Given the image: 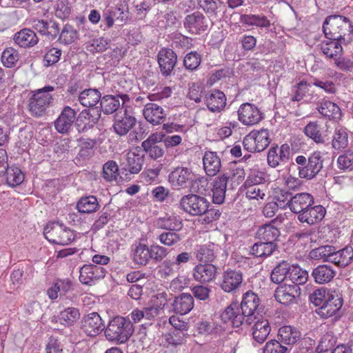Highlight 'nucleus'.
Listing matches in <instances>:
<instances>
[{
	"mask_svg": "<svg viewBox=\"0 0 353 353\" xmlns=\"http://www.w3.org/2000/svg\"><path fill=\"white\" fill-rule=\"evenodd\" d=\"M325 37L330 40L345 41V36L349 39L353 34V26L348 18L341 15H331L326 18L323 26Z\"/></svg>",
	"mask_w": 353,
	"mask_h": 353,
	"instance_id": "nucleus-1",
	"label": "nucleus"
},
{
	"mask_svg": "<svg viewBox=\"0 0 353 353\" xmlns=\"http://www.w3.org/2000/svg\"><path fill=\"white\" fill-rule=\"evenodd\" d=\"M134 332V327L130 319L117 316L110 321L105 329V335L108 341L121 343L126 342Z\"/></svg>",
	"mask_w": 353,
	"mask_h": 353,
	"instance_id": "nucleus-2",
	"label": "nucleus"
},
{
	"mask_svg": "<svg viewBox=\"0 0 353 353\" xmlns=\"http://www.w3.org/2000/svg\"><path fill=\"white\" fill-rule=\"evenodd\" d=\"M179 205L185 212L192 216H200L207 214L204 221L210 223L212 221L209 215H212L213 210H209V201L203 196L190 194L183 196L179 202Z\"/></svg>",
	"mask_w": 353,
	"mask_h": 353,
	"instance_id": "nucleus-3",
	"label": "nucleus"
},
{
	"mask_svg": "<svg viewBox=\"0 0 353 353\" xmlns=\"http://www.w3.org/2000/svg\"><path fill=\"white\" fill-rule=\"evenodd\" d=\"M43 234L50 242L59 245H68L74 239L73 232L59 223H48L44 228Z\"/></svg>",
	"mask_w": 353,
	"mask_h": 353,
	"instance_id": "nucleus-4",
	"label": "nucleus"
},
{
	"mask_svg": "<svg viewBox=\"0 0 353 353\" xmlns=\"http://www.w3.org/2000/svg\"><path fill=\"white\" fill-rule=\"evenodd\" d=\"M260 299L257 294L252 291L245 292L241 303V314L245 317V324L250 325L259 315Z\"/></svg>",
	"mask_w": 353,
	"mask_h": 353,
	"instance_id": "nucleus-5",
	"label": "nucleus"
},
{
	"mask_svg": "<svg viewBox=\"0 0 353 353\" xmlns=\"http://www.w3.org/2000/svg\"><path fill=\"white\" fill-rule=\"evenodd\" d=\"M270 134L266 129L251 132L243 141L244 148L250 152H259L264 150L270 144Z\"/></svg>",
	"mask_w": 353,
	"mask_h": 353,
	"instance_id": "nucleus-6",
	"label": "nucleus"
},
{
	"mask_svg": "<svg viewBox=\"0 0 353 353\" xmlns=\"http://www.w3.org/2000/svg\"><path fill=\"white\" fill-rule=\"evenodd\" d=\"M52 90H36L32 92L29 99V108L32 114L41 117L45 112L48 105L52 99L50 91Z\"/></svg>",
	"mask_w": 353,
	"mask_h": 353,
	"instance_id": "nucleus-7",
	"label": "nucleus"
},
{
	"mask_svg": "<svg viewBox=\"0 0 353 353\" xmlns=\"http://www.w3.org/2000/svg\"><path fill=\"white\" fill-rule=\"evenodd\" d=\"M243 281L241 271L228 268L223 272L219 286L225 292L235 293L241 287Z\"/></svg>",
	"mask_w": 353,
	"mask_h": 353,
	"instance_id": "nucleus-8",
	"label": "nucleus"
},
{
	"mask_svg": "<svg viewBox=\"0 0 353 353\" xmlns=\"http://www.w3.org/2000/svg\"><path fill=\"white\" fill-rule=\"evenodd\" d=\"M164 137L163 133L156 132L142 142L141 147L150 158L157 160L163 156L165 150L161 142Z\"/></svg>",
	"mask_w": 353,
	"mask_h": 353,
	"instance_id": "nucleus-9",
	"label": "nucleus"
},
{
	"mask_svg": "<svg viewBox=\"0 0 353 353\" xmlns=\"http://www.w3.org/2000/svg\"><path fill=\"white\" fill-rule=\"evenodd\" d=\"M323 159L319 152L312 153L303 167H298L299 176L301 179L310 180L323 168Z\"/></svg>",
	"mask_w": 353,
	"mask_h": 353,
	"instance_id": "nucleus-10",
	"label": "nucleus"
},
{
	"mask_svg": "<svg viewBox=\"0 0 353 353\" xmlns=\"http://www.w3.org/2000/svg\"><path fill=\"white\" fill-rule=\"evenodd\" d=\"M183 26L190 33L199 34L208 30V21L203 14L196 11L185 16Z\"/></svg>",
	"mask_w": 353,
	"mask_h": 353,
	"instance_id": "nucleus-11",
	"label": "nucleus"
},
{
	"mask_svg": "<svg viewBox=\"0 0 353 353\" xmlns=\"http://www.w3.org/2000/svg\"><path fill=\"white\" fill-rule=\"evenodd\" d=\"M79 281L84 285H92L96 281L105 277L106 270L103 267L86 264L79 270Z\"/></svg>",
	"mask_w": 353,
	"mask_h": 353,
	"instance_id": "nucleus-12",
	"label": "nucleus"
},
{
	"mask_svg": "<svg viewBox=\"0 0 353 353\" xmlns=\"http://www.w3.org/2000/svg\"><path fill=\"white\" fill-rule=\"evenodd\" d=\"M102 319L97 312H92L83 316L81 321V330L89 336H96L103 330Z\"/></svg>",
	"mask_w": 353,
	"mask_h": 353,
	"instance_id": "nucleus-13",
	"label": "nucleus"
},
{
	"mask_svg": "<svg viewBox=\"0 0 353 353\" xmlns=\"http://www.w3.org/2000/svg\"><path fill=\"white\" fill-rule=\"evenodd\" d=\"M239 120L245 125H253L262 119V113L259 108L250 103L242 104L238 110Z\"/></svg>",
	"mask_w": 353,
	"mask_h": 353,
	"instance_id": "nucleus-14",
	"label": "nucleus"
},
{
	"mask_svg": "<svg viewBox=\"0 0 353 353\" xmlns=\"http://www.w3.org/2000/svg\"><path fill=\"white\" fill-rule=\"evenodd\" d=\"M135 123L136 119L128 114L125 109L121 108V110L114 115L113 128L117 134L123 136L132 128Z\"/></svg>",
	"mask_w": 353,
	"mask_h": 353,
	"instance_id": "nucleus-15",
	"label": "nucleus"
},
{
	"mask_svg": "<svg viewBox=\"0 0 353 353\" xmlns=\"http://www.w3.org/2000/svg\"><path fill=\"white\" fill-rule=\"evenodd\" d=\"M300 288L296 285L285 284L278 287L274 296L278 302L283 305H289L295 302L300 294Z\"/></svg>",
	"mask_w": 353,
	"mask_h": 353,
	"instance_id": "nucleus-16",
	"label": "nucleus"
},
{
	"mask_svg": "<svg viewBox=\"0 0 353 353\" xmlns=\"http://www.w3.org/2000/svg\"><path fill=\"white\" fill-rule=\"evenodd\" d=\"M177 57L175 52L169 48L161 49L158 54V63L162 74L169 76L171 74L176 63Z\"/></svg>",
	"mask_w": 353,
	"mask_h": 353,
	"instance_id": "nucleus-17",
	"label": "nucleus"
},
{
	"mask_svg": "<svg viewBox=\"0 0 353 353\" xmlns=\"http://www.w3.org/2000/svg\"><path fill=\"white\" fill-rule=\"evenodd\" d=\"M143 163V155L138 147L130 150L125 154V161L123 162L125 164V170L131 174L139 173L142 169Z\"/></svg>",
	"mask_w": 353,
	"mask_h": 353,
	"instance_id": "nucleus-18",
	"label": "nucleus"
},
{
	"mask_svg": "<svg viewBox=\"0 0 353 353\" xmlns=\"http://www.w3.org/2000/svg\"><path fill=\"white\" fill-rule=\"evenodd\" d=\"M343 299L336 294H331L321 307L316 310V312L322 318L327 319L334 315L342 307Z\"/></svg>",
	"mask_w": 353,
	"mask_h": 353,
	"instance_id": "nucleus-19",
	"label": "nucleus"
},
{
	"mask_svg": "<svg viewBox=\"0 0 353 353\" xmlns=\"http://www.w3.org/2000/svg\"><path fill=\"white\" fill-rule=\"evenodd\" d=\"M290 148L288 144H283L279 148H271L268 154V163L272 168H276L281 163H285L290 157Z\"/></svg>",
	"mask_w": 353,
	"mask_h": 353,
	"instance_id": "nucleus-20",
	"label": "nucleus"
},
{
	"mask_svg": "<svg viewBox=\"0 0 353 353\" xmlns=\"http://www.w3.org/2000/svg\"><path fill=\"white\" fill-rule=\"evenodd\" d=\"M143 114L145 120L153 125L163 123L166 118V113L163 108L153 103L145 105Z\"/></svg>",
	"mask_w": 353,
	"mask_h": 353,
	"instance_id": "nucleus-21",
	"label": "nucleus"
},
{
	"mask_svg": "<svg viewBox=\"0 0 353 353\" xmlns=\"http://www.w3.org/2000/svg\"><path fill=\"white\" fill-rule=\"evenodd\" d=\"M76 119V112L69 106H65L54 122L55 129L61 134L68 132Z\"/></svg>",
	"mask_w": 353,
	"mask_h": 353,
	"instance_id": "nucleus-22",
	"label": "nucleus"
},
{
	"mask_svg": "<svg viewBox=\"0 0 353 353\" xmlns=\"http://www.w3.org/2000/svg\"><path fill=\"white\" fill-rule=\"evenodd\" d=\"M326 210L321 205H310L304 212L298 215V220L301 223L314 225L320 222L325 216Z\"/></svg>",
	"mask_w": 353,
	"mask_h": 353,
	"instance_id": "nucleus-23",
	"label": "nucleus"
},
{
	"mask_svg": "<svg viewBox=\"0 0 353 353\" xmlns=\"http://www.w3.org/2000/svg\"><path fill=\"white\" fill-rule=\"evenodd\" d=\"M217 273V268L212 263L198 264L193 269L194 279L200 283L213 281Z\"/></svg>",
	"mask_w": 353,
	"mask_h": 353,
	"instance_id": "nucleus-24",
	"label": "nucleus"
},
{
	"mask_svg": "<svg viewBox=\"0 0 353 353\" xmlns=\"http://www.w3.org/2000/svg\"><path fill=\"white\" fill-rule=\"evenodd\" d=\"M252 327V334L253 339L262 344L267 339L271 332V327L268 320L262 316H258L254 321Z\"/></svg>",
	"mask_w": 353,
	"mask_h": 353,
	"instance_id": "nucleus-25",
	"label": "nucleus"
},
{
	"mask_svg": "<svg viewBox=\"0 0 353 353\" xmlns=\"http://www.w3.org/2000/svg\"><path fill=\"white\" fill-rule=\"evenodd\" d=\"M194 174L187 168H176L169 174V181L173 186L185 188L187 184L193 181Z\"/></svg>",
	"mask_w": 353,
	"mask_h": 353,
	"instance_id": "nucleus-26",
	"label": "nucleus"
},
{
	"mask_svg": "<svg viewBox=\"0 0 353 353\" xmlns=\"http://www.w3.org/2000/svg\"><path fill=\"white\" fill-rule=\"evenodd\" d=\"M314 201L312 194L307 192H301L292 196L290 210L299 215L308 207L314 205Z\"/></svg>",
	"mask_w": 353,
	"mask_h": 353,
	"instance_id": "nucleus-27",
	"label": "nucleus"
},
{
	"mask_svg": "<svg viewBox=\"0 0 353 353\" xmlns=\"http://www.w3.org/2000/svg\"><path fill=\"white\" fill-rule=\"evenodd\" d=\"M230 177L228 174L224 173L214 179L212 189L213 203L221 204L224 202L227 184Z\"/></svg>",
	"mask_w": 353,
	"mask_h": 353,
	"instance_id": "nucleus-28",
	"label": "nucleus"
},
{
	"mask_svg": "<svg viewBox=\"0 0 353 353\" xmlns=\"http://www.w3.org/2000/svg\"><path fill=\"white\" fill-rule=\"evenodd\" d=\"M203 164L206 174L214 176L221 168V158L216 152L206 151L203 157Z\"/></svg>",
	"mask_w": 353,
	"mask_h": 353,
	"instance_id": "nucleus-29",
	"label": "nucleus"
},
{
	"mask_svg": "<svg viewBox=\"0 0 353 353\" xmlns=\"http://www.w3.org/2000/svg\"><path fill=\"white\" fill-rule=\"evenodd\" d=\"M205 103L211 112H219L226 104V97L220 90H214L210 94H206Z\"/></svg>",
	"mask_w": 353,
	"mask_h": 353,
	"instance_id": "nucleus-30",
	"label": "nucleus"
},
{
	"mask_svg": "<svg viewBox=\"0 0 353 353\" xmlns=\"http://www.w3.org/2000/svg\"><path fill=\"white\" fill-rule=\"evenodd\" d=\"M14 42L21 48H30L35 46L39 39L36 33L30 29L24 28L14 34Z\"/></svg>",
	"mask_w": 353,
	"mask_h": 353,
	"instance_id": "nucleus-31",
	"label": "nucleus"
},
{
	"mask_svg": "<svg viewBox=\"0 0 353 353\" xmlns=\"http://www.w3.org/2000/svg\"><path fill=\"white\" fill-rule=\"evenodd\" d=\"M132 252L133 261L137 265H145L151 259L149 247L141 242L132 245Z\"/></svg>",
	"mask_w": 353,
	"mask_h": 353,
	"instance_id": "nucleus-32",
	"label": "nucleus"
},
{
	"mask_svg": "<svg viewBox=\"0 0 353 353\" xmlns=\"http://www.w3.org/2000/svg\"><path fill=\"white\" fill-rule=\"evenodd\" d=\"M172 305L176 313L184 315L193 309L194 299L190 294L183 293L175 298Z\"/></svg>",
	"mask_w": 353,
	"mask_h": 353,
	"instance_id": "nucleus-33",
	"label": "nucleus"
},
{
	"mask_svg": "<svg viewBox=\"0 0 353 353\" xmlns=\"http://www.w3.org/2000/svg\"><path fill=\"white\" fill-rule=\"evenodd\" d=\"M331 263L339 268H345L353 261V248L351 246L336 250L334 248L333 257L330 259Z\"/></svg>",
	"mask_w": 353,
	"mask_h": 353,
	"instance_id": "nucleus-34",
	"label": "nucleus"
},
{
	"mask_svg": "<svg viewBox=\"0 0 353 353\" xmlns=\"http://www.w3.org/2000/svg\"><path fill=\"white\" fill-rule=\"evenodd\" d=\"M239 307L236 303L228 306L221 315L224 322L231 321L234 327H239L245 324V317L241 313L237 312Z\"/></svg>",
	"mask_w": 353,
	"mask_h": 353,
	"instance_id": "nucleus-35",
	"label": "nucleus"
},
{
	"mask_svg": "<svg viewBox=\"0 0 353 353\" xmlns=\"http://www.w3.org/2000/svg\"><path fill=\"white\" fill-rule=\"evenodd\" d=\"M125 95H106L101 101V108L105 114H112L121 110V101L124 103Z\"/></svg>",
	"mask_w": 353,
	"mask_h": 353,
	"instance_id": "nucleus-36",
	"label": "nucleus"
},
{
	"mask_svg": "<svg viewBox=\"0 0 353 353\" xmlns=\"http://www.w3.org/2000/svg\"><path fill=\"white\" fill-rule=\"evenodd\" d=\"M240 22L247 26H256L261 28H268L271 26L270 21L263 14H242L240 17Z\"/></svg>",
	"mask_w": 353,
	"mask_h": 353,
	"instance_id": "nucleus-37",
	"label": "nucleus"
},
{
	"mask_svg": "<svg viewBox=\"0 0 353 353\" xmlns=\"http://www.w3.org/2000/svg\"><path fill=\"white\" fill-rule=\"evenodd\" d=\"M335 274V271L330 266L321 265L313 270L312 275L316 283L323 284L332 281Z\"/></svg>",
	"mask_w": 353,
	"mask_h": 353,
	"instance_id": "nucleus-38",
	"label": "nucleus"
},
{
	"mask_svg": "<svg viewBox=\"0 0 353 353\" xmlns=\"http://www.w3.org/2000/svg\"><path fill=\"white\" fill-rule=\"evenodd\" d=\"M301 337L300 332L295 327L290 325L283 326L279 328L278 338L280 341L285 345L295 343Z\"/></svg>",
	"mask_w": 353,
	"mask_h": 353,
	"instance_id": "nucleus-39",
	"label": "nucleus"
},
{
	"mask_svg": "<svg viewBox=\"0 0 353 353\" xmlns=\"http://www.w3.org/2000/svg\"><path fill=\"white\" fill-rule=\"evenodd\" d=\"M215 245L214 243L199 246L195 251L196 259L205 263H211L216 259Z\"/></svg>",
	"mask_w": 353,
	"mask_h": 353,
	"instance_id": "nucleus-40",
	"label": "nucleus"
},
{
	"mask_svg": "<svg viewBox=\"0 0 353 353\" xmlns=\"http://www.w3.org/2000/svg\"><path fill=\"white\" fill-rule=\"evenodd\" d=\"M100 205L94 196L81 197L77 204V208L80 213L90 214L97 211Z\"/></svg>",
	"mask_w": 353,
	"mask_h": 353,
	"instance_id": "nucleus-41",
	"label": "nucleus"
},
{
	"mask_svg": "<svg viewBox=\"0 0 353 353\" xmlns=\"http://www.w3.org/2000/svg\"><path fill=\"white\" fill-rule=\"evenodd\" d=\"M72 283L70 280H57L52 287L48 290V295L52 300L56 299L59 295H65L71 288Z\"/></svg>",
	"mask_w": 353,
	"mask_h": 353,
	"instance_id": "nucleus-42",
	"label": "nucleus"
},
{
	"mask_svg": "<svg viewBox=\"0 0 353 353\" xmlns=\"http://www.w3.org/2000/svg\"><path fill=\"white\" fill-rule=\"evenodd\" d=\"M292 267L287 261L279 263L272 270L271 280L275 283H281L285 280L289 279L290 272Z\"/></svg>",
	"mask_w": 353,
	"mask_h": 353,
	"instance_id": "nucleus-43",
	"label": "nucleus"
},
{
	"mask_svg": "<svg viewBox=\"0 0 353 353\" xmlns=\"http://www.w3.org/2000/svg\"><path fill=\"white\" fill-rule=\"evenodd\" d=\"M256 234L261 241L275 243L280 232L272 224H265L258 230Z\"/></svg>",
	"mask_w": 353,
	"mask_h": 353,
	"instance_id": "nucleus-44",
	"label": "nucleus"
},
{
	"mask_svg": "<svg viewBox=\"0 0 353 353\" xmlns=\"http://www.w3.org/2000/svg\"><path fill=\"white\" fill-rule=\"evenodd\" d=\"M80 319L79 310L73 307L64 309L58 315V320L64 326H71Z\"/></svg>",
	"mask_w": 353,
	"mask_h": 353,
	"instance_id": "nucleus-45",
	"label": "nucleus"
},
{
	"mask_svg": "<svg viewBox=\"0 0 353 353\" xmlns=\"http://www.w3.org/2000/svg\"><path fill=\"white\" fill-rule=\"evenodd\" d=\"M319 112L329 119H339L341 115L339 107L330 101H324L321 103L320 106H319Z\"/></svg>",
	"mask_w": 353,
	"mask_h": 353,
	"instance_id": "nucleus-46",
	"label": "nucleus"
},
{
	"mask_svg": "<svg viewBox=\"0 0 353 353\" xmlns=\"http://www.w3.org/2000/svg\"><path fill=\"white\" fill-rule=\"evenodd\" d=\"M101 97L99 90H83L79 96L80 103L85 107H93Z\"/></svg>",
	"mask_w": 353,
	"mask_h": 353,
	"instance_id": "nucleus-47",
	"label": "nucleus"
},
{
	"mask_svg": "<svg viewBox=\"0 0 353 353\" xmlns=\"http://www.w3.org/2000/svg\"><path fill=\"white\" fill-rule=\"evenodd\" d=\"M276 248L275 243L261 241L253 245L251 253L256 257H265L271 255Z\"/></svg>",
	"mask_w": 353,
	"mask_h": 353,
	"instance_id": "nucleus-48",
	"label": "nucleus"
},
{
	"mask_svg": "<svg viewBox=\"0 0 353 353\" xmlns=\"http://www.w3.org/2000/svg\"><path fill=\"white\" fill-rule=\"evenodd\" d=\"M292 194L285 189L276 188L274 190L273 201L281 209H285L287 207L290 208Z\"/></svg>",
	"mask_w": 353,
	"mask_h": 353,
	"instance_id": "nucleus-49",
	"label": "nucleus"
},
{
	"mask_svg": "<svg viewBox=\"0 0 353 353\" xmlns=\"http://www.w3.org/2000/svg\"><path fill=\"white\" fill-rule=\"evenodd\" d=\"M100 117V110L97 108L83 110L79 114L80 119H84L88 122L81 129H78L79 132H84L88 128L96 123Z\"/></svg>",
	"mask_w": 353,
	"mask_h": 353,
	"instance_id": "nucleus-50",
	"label": "nucleus"
},
{
	"mask_svg": "<svg viewBox=\"0 0 353 353\" xmlns=\"http://www.w3.org/2000/svg\"><path fill=\"white\" fill-rule=\"evenodd\" d=\"M332 148L340 150L348 145V134L346 130L342 127L336 128L332 139Z\"/></svg>",
	"mask_w": 353,
	"mask_h": 353,
	"instance_id": "nucleus-51",
	"label": "nucleus"
},
{
	"mask_svg": "<svg viewBox=\"0 0 353 353\" xmlns=\"http://www.w3.org/2000/svg\"><path fill=\"white\" fill-rule=\"evenodd\" d=\"M334 250V247L331 245L321 246L312 250L310 252V256L313 259L331 262L330 259L333 257Z\"/></svg>",
	"mask_w": 353,
	"mask_h": 353,
	"instance_id": "nucleus-52",
	"label": "nucleus"
},
{
	"mask_svg": "<svg viewBox=\"0 0 353 353\" xmlns=\"http://www.w3.org/2000/svg\"><path fill=\"white\" fill-rule=\"evenodd\" d=\"M341 43L337 40H330L328 42H323L321 49L323 53L329 58H334L342 52Z\"/></svg>",
	"mask_w": 353,
	"mask_h": 353,
	"instance_id": "nucleus-53",
	"label": "nucleus"
},
{
	"mask_svg": "<svg viewBox=\"0 0 353 353\" xmlns=\"http://www.w3.org/2000/svg\"><path fill=\"white\" fill-rule=\"evenodd\" d=\"M159 228L170 231H177L182 228V222L176 216H164L157 221Z\"/></svg>",
	"mask_w": 353,
	"mask_h": 353,
	"instance_id": "nucleus-54",
	"label": "nucleus"
},
{
	"mask_svg": "<svg viewBox=\"0 0 353 353\" xmlns=\"http://www.w3.org/2000/svg\"><path fill=\"white\" fill-rule=\"evenodd\" d=\"M7 183L10 186H16L21 183L24 175L21 170L17 167H8L6 171Z\"/></svg>",
	"mask_w": 353,
	"mask_h": 353,
	"instance_id": "nucleus-55",
	"label": "nucleus"
},
{
	"mask_svg": "<svg viewBox=\"0 0 353 353\" xmlns=\"http://www.w3.org/2000/svg\"><path fill=\"white\" fill-rule=\"evenodd\" d=\"M308 279V272L306 270L301 269L299 267L292 266L290 272L289 280L299 286L307 282Z\"/></svg>",
	"mask_w": 353,
	"mask_h": 353,
	"instance_id": "nucleus-56",
	"label": "nucleus"
},
{
	"mask_svg": "<svg viewBox=\"0 0 353 353\" xmlns=\"http://www.w3.org/2000/svg\"><path fill=\"white\" fill-rule=\"evenodd\" d=\"M305 134L316 143H324L325 137L320 131L319 125L316 123H309L305 128Z\"/></svg>",
	"mask_w": 353,
	"mask_h": 353,
	"instance_id": "nucleus-57",
	"label": "nucleus"
},
{
	"mask_svg": "<svg viewBox=\"0 0 353 353\" xmlns=\"http://www.w3.org/2000/svg\"><path fill=\"white\" fill-rule=\"evenodd\" d=\"M246 197L249 199H264L267 188L265 185L245 186Z\"/></svg>",
	"mask_w": 353,
	"mask_h": 353,
	"instance_id": "nucleus-58",
	"label": "nucleus"
},
{
	"mask_svg": "<svg viewBox=\"0 0 353 353\" xmlns=\"http://www.w3.org/2000/svg\"><path fill=\"white\" fill-rule=\"evenodd\" d=\"M19 60V53L17 50L8 48L4 50L1 55V61L7 68L14 67Z\"/></svg>",
	"mask_w": 353,
	"mask_h": 353,
	"instance_id": "nucleus-59",
	"label": "nucleus"
},
{
	"mask_svg": "<svg viewBox=\"0 0 353 353\" xmlns=\"http://www.w3.org/2000/svg\"><path fill=\"white\" fill-rule=\"evenodd\" d=\"M175 265L174 262L170 260L163 261L157 268V275L164 279L174 276Z\"/></svg>",
	"mask_w": 353,
	"mask_h": 353,
	"instance_id": "nucleus-60",
	"label": "nucleus"
},
{
	"mask_svg": "<svg viewBox=\"0 0 353 353\" xmlns=\"http://www.w3.org/2000/svg\"><path fill=\"white\" fill-rule=\"evenodd\" d=\"M199 7L210 17L218 16L219 5L215 0H197Z\"/></svg>",
	"mask_w": 353,
	"mask_h": 353,
	"instance_id": "nucleus-61",
	"label": "nucleus"
},
{
	"mask_svg": "<svg viewBox=\"0 0 353 353\" xmlns=\"http://www.w3.org/2000/svg\"><path fill=\"white\" fill-rule=\"evenodd\" d=\"M77 38V30L72 26L66 24L64 26L59 39L61 43L69 44L74 42Z\"/></svg>",
	"mask_w": 353,
	"mask_h": 353,
	"instance_id": "nucleus-62",
	"label": "nucleus"
},
{
	"mask_svg": "<svg viewBox=\"0 0 353 353\" xmlns=\"http://www.w3.org/2000/svg\"><path fill=\"white\" fill-rule=\"evenodd\" d=\"M331 294L325 289H318L310 295V301L313 305L320 307L325 302L327 297Z\"/></svg>",
	"mask_w": 353,
	"mask_h": 353,
	"instance_id": "nucleus-63",
	"label": "nucleus"
},
{
	"mask_svg": "<svg viewBox=\"0 0 353 353\" xmlns=\"http://www.w3.org/2000/svg\"><path fill=\"white\" fill-rule=\"evenodd\" d=\"M287 347L276 339L268 341L263 348V353H285Z\"/></svg>",
	"mask_w": 353,
	"mask_h": 353,
	"instance_id": "nucleus-64",
	"label": "nucleus"
}]
</instances>
